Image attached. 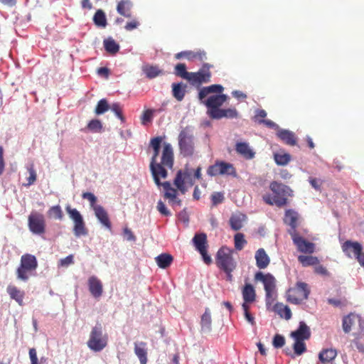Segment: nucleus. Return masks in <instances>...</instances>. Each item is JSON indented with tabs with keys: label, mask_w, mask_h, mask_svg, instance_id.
<instances>
[{
	"label": "nucleus",
	"mask_w": 364,
	"mask_h": 364,
	"mask_svg": "<svg viewBox=\"0 0 364 364\" xmlns=\"http://www.w3.org/2000/svg\"><path fill=\"white\" fill-rule=\"evenodd\" d=\"M232 94L237 99H245L247 97L245 93L239 90L233 91Z\"/></svg>",
	"instance_id": "338daca9"
},
{
	"label": "nucleus",
	"mask_w": 364,
	"mask_h": 364,
	"mask_svg": "<svg viewBox=\"0 0 364 364\" xmlns=\"http://www.w3.org/2000/svg\"><path fill=\"white\" fill-rule=\"evenodd\" d=\"M257 267L263 269L267 268L270 263V258L263 248L258 249L255 255Z\"/></svg>",
	"instance_id": "6ab92c4d"
},
{
	"label": "nucleus",
	"mask_w": 364,
	"mask_h": 364,
	"mask_svg": "<svg viewBox=\"0 0 364 364\" xmlns=\"http://www.w3.org/2000/svg\"><path fill=\"white\" fill-rule=\"evenodd\" d=\"M156 208H157L158 211L163 215H165V216L171 215L170 211L167 209V208L166 207V205L163 201L159 200L157 203Z\"/></svg>",
	"instance_id": "4d7b16f0"
},
{
	"label": "nucleus",
	"mask_w": 364,
	"mask_h": 364,
	"mask_svg": "<svg viewBox=\"0 0 364 364\" xmlns=\"http://www.w3.org/2000/svg\"><path fill=\"white\" fill-rule=\"evenodd\" d=\"M172 95L175 99L178 102L183 100L186 92V85L183 82L173 83L172 85Z\"/></svg>",
	"instance_id": "bb28decb"
},
{
	"label": "nucleus",
	"mask_w": 364,
	"mask_h": 364,
	"mask_svg": "<svg viewBox=\"0 0 364 364\" xmlns=\"http://www.w3.org/2000/svg\"><path fill=\"white\" fill-rule=\"evenodd\" d=\"M238 112L235 108L221 109L213 119H220L222 118H237Z\"/></svg>",
	"instance_id": "72a5a7b5"
},
{
	"label": "nucleus",
	"mask_w": 364,
	"mask_h": 364,
	"mask_svg": "<svg viewBox=\"0 0 364 364\" xmlns=\"http://www.w3.org/2000/svg\"><path fill=\"white\" fill-rule=\"evenodd\" d=\"M47 213L50 218H53L58 220H62L63 219L64 215L61 207L59 205L51 206L48 209Z\"/></svg>",
	"instance_id": "ea45409f"
},
{
	"label": "nucleus",
	"mask_w": 364,
	"mask_h": 364,
	"mask_svg": "<svg viewBox=\"0 0 364 364\" xmlns=\"http://www.w3.org/2000/svg\"><path fill=\"white\" fill-rule=\"evenodd\" d=\"M291 336L297 341L308 340L311 336L310 328L305 322L300 321L298 329L291 332Z\"/></svg>",
	"instance_id": "f3484780"
},
{
	"label": "nucleus",
	"mask_w": 364,
	"mask_h": 364,
	"mask_svg": "<svg viewBox=\"0 0 364 364\" xmlns=\"http://www.w3.org/2000/svg\"><path fill=\"white\" fill-rule=\"evenodd\" d=\"M191 178V174L187 171H178L173 181V184L177 187V189L184 194L187 191L185 186V181Z\"/></svg>",
	"instance_id": "a211bd4d"
},
{
	"label": "nucleus",
	"mask_w": 364,
	"mask_h": 364,
	"mask_svg": "<svg viewBox=\"0 0 364 364\" xmlns=\"http://www.w3.org/2000/svg\"><path fill=\"white\" fill-rule=\"evenodd\" d=\"M154 110L151 109H148L144 111L141 117V123L143 125H146L147 123L151 122L154 117Z\"/></svg>",
	"instance_id": "09e8293b"
},
{
	"label": "nucleus",
	"mask_w": 364,
	"mask_h": 364,
	"mask_svg": "<svg viewBox=\"0 0 364 364\" xmlns=\"http://www.w3.org/2000/svg\"><path fill=\"white\" fill-rule=\"evenodd\" d=\"M82 198L89 200L90 207L92 208V210L94 209V207L100 205L96 204L97 198L92 193L85 192L82 194Z\"/></svg>",
	"instance_id": "3c124183"
},
{
	"label": "nucleus",
	"mask_w": 364,
	"mask_h": 364,
	"mask_svg": "<svg viewBox=\"0 0 364 364\" xmlns=\"http://www.w3.org/2000/svg\"><path fill=\"white\" fill-rule=\"evenodd\" d=\"M132 3L129 0H121L117 6V12L128 18L132 17Z\"/></svg>",
	"instance_id": "5701e85b"
},
{
	"label": "nucleus",
	"mask_w": 364,
	"mask_h": 364,
	"mask_svg": "<svg viewBox=\"0 0 364 364\" xmlns=\"http://www.w3.org/2000/svg\"><path fill=\"white\" fill-rule=\"evenodd\" d=\"M6 291L11 299L15 300L19 306L23 305V299L25 296V292L23 291L20 290L14 285H9Z\"/></svg>",
	"instance_id": "412c9836"
},
{
	"label": "nucleus",
	"mask_w": 364,
	"mask_h": 364,
	"mask_svg": "<svg viewBox=\"0 0 364 364\" xmlns=\"http://www.w3.org/2000/svg\"><path fill=\"white\" fill-rule=\"evenodd\" d=\"M291 159V156L289 154H274V160L277 164L281 165V166H285L287 165Z\"/></svg>",
	"instance_id": "a18cd8bd"
},
{
	"label": "nucleus",
	"mask_w": 364,
	"mask_h": 364,
	"mask_svg": "<svg viewBox=\"0 0 364 364\" xmlns=\"http://www.w3.org/2000/svg\"><path fill=\"white\" fill-rule=\"evenodd\" d=\"M310 294L309 285L303 282H297L287 291V300L291 304H299L306 300Z\"/></svg>",
	"instance_id": "0eeeda50"
},
{
	"label": "nucleus",
	"mask_w": 364,
	"mask_h": 364,
	"mask_svg": "<svg viewBox=\"0 0 364 364\" xmlns=\"http://www.w3.org/2000/svg\"><path fill=\"white\" fill-rule=\"evenodd\" d=\"M193 242L198 252L204 251L208 247L206 234L203 232L196 234L193 238Z\"/></svg>",
	"instance_id": "a878e982"
},
{
	"label": "nucleus",
	"mask_w": 364,
	"mask_h": 364,
	"mask_svg": "<svg viewBox=\"0 0 364 364\" xmlns=\"http://www.w3.org/2000/svg\"><path fill=\"white\" fill-rule=\"evenodd\" d=\"M124 235L127 237L129 241H135L136 237L132 230L127 228L124 229Z\"/></svg>",
	"instance_id": "e2e57ef3"
},
{
	"label": "nucleus",
	"mask_w": 364,
	"mask_h": 364,
	"mask_svg": "<svg viewBox=\"0 0 364 364\" xmlns=\"http://www.w3.org/2000/svg\"><path fill=\"white\" fill-rule=\"evenodd\" d=\"M273 346L278 348H282L285 344V338L283 336L276 334L273 338Z\"/></svg>",
	"instance_id": "864d4df0"
},
{
	"label": "nucleus",
	"mask_w": 364,
	"mask_h": 364,
	"mask_svg": "<svg viewBox=\"0 0 364 364\" xmlns=\"http://www.w3.org/2000/svg\"><path fill=\"white\" fill-rule=\"evenodd\" d=\"M269 188L273 196L265 194L262 196L263 200L269 205H275L279 208L286 205L288 203V198L292 196V190L282 183L272 181Z\"/></svg>",
	"instance_id": "7ed1b4c3"
},
{
	"label": "nucleus",
	"mask_w": 364,
	"mask_h": 364,
	"mask_svg": "<svg viewBox=\"0 0 364 364\" xmlns=\"http://www.w3.org/2000/svg\"><path fill=\"white\" fill-rule=\"evenodd\" d=\"M38 267V261L36 257L31 254H25L21 257L20 266L16 269L17 279L26 282L29 277L36 272Z\"/></svg>",
	"instance_id": "39448f33"
},
{
	"label": "nucleus",
	"mask_w": 364,
	"mask_h": 364,
	"mask_svg": "<svg viewBox=\"0 0 364 364\" xmlns=\"http://www.w3.org/2000/svg\"><path fill=\"white\" fill-rule=\"evenodd\" d=\"M274 310L282 318H284L286 320H289L291 317V309L283 304H276Z\"/></svg>",
	"instance_id": "4c0bfd02"
},
{
	"label": "nucleus",
	"mask_w": 364,
	"mask_h": 364,
	"mask_svg": "<svg viewBox=\"0 0 364 364\" xmlns=\"http://www.w3.org/2000/svg\"><path fill=\"white\" fill-rule=\"evenodd\" d=\"M212 318L210 311L208 308H206L205 312L201 316L200 326L201 331L204 333L210 332L212 329Z\"/></svg>",
	"instance_id": "cd10ccee"
},
{
	"label": "nucleus",
	"mask_w": 364,
	"mask_h": 364,
	"mask_svg": "<svg viewBox=\"0 0 364 364\" xmlns=\"http://www.w3.org/2000/svg\"><path fill=\"white\" fill-rule=\"evenodd\" d=\"M235 248L237 250H242L245 245L247 244V240L245 239L243 233L238 232L234 236Z\"/></svg>",
	"instance_id": "37998d69"
},
{
	"label": "nucleus",
	"mask_w": 364,
	"mask_h": 364,
	"mask_svg": "<svg viewBox=\"0 0 364 364\" xmlns=\"http://www.w3.org/2000/svg\"><path fill=\"white\" fill-rule=\"evenodd\" d=\"M81 5L83 9H87L89 10L92 9V4L90 0H82Z\"/></svg>",
	"instance_id": "774afa93"
},
{
	"label": "nucleus",
	"mask_w": 364,
	"mask_h": 364,
	"mask_svg": "<svg viewBox=\"0 0 364 364\" xmlns=\"http://www.w3.org/2000/svg\"><path fill=\"white\" fill-rule=\"evenodd\" d=\"M255 279L263 283L265 290L267 304H271L275 299V278L270 273L263 274L262 272H257L255 274Z\"/></svg>",
	"instance_id": "1a4fd4ad"
},
{
	"label": "nucleus",
	"mask_w": 364,
	"mask_h": 364,
	"mask_svg": "<svg viewBox=\"0 0 364 364\" xmlns=\"http://www.w3.org/2000/svg\"><path fill=\"white\" fill-rule=\"evenodd\" d=\"M242 298L245 301L254 302L256 299V293L253 286L246 284L242 290Z\"/></svg>",
	"instance_id": "473e14b6"
},
{
	"label": "nucleus",
	"mask_w": 364,
	"mask_h": 364,
	"mask_svg": "<svg viewBox=\"0 0 364 364\" xmlns=\"http://www.w3.org/2000/svg\"><path fill=\"white\" fill-rule=\"evenodd\" d=\"M298 261L303 267L314 266L319 264L318 257L312 255H299Z\"/></svg>",
	"instance_id": "c9c22d12"
},
{
	"label": "nucleus",
	"mask_w": 364,
	"mask_h": 364,
	"mask_svg": "<svg viewBox=\"0 0 364 364\" xmlns=\"http://www.w3.org/2000/svg\"><path fill=\"white\" fill-rule=\"evenodd\" d=\"M223 90L220 85H212L202 87L198 92V99L207 107V114L211 119L228 99L226 95L222 94Z\"/></svg>",
	"instance_id": "f03ea898"
},
{
	"label": "nucleus",
	"mask_w": 364,
	"mask_h": 364,
	"mask_svg": "<svg viewBox=\"0 0 364 364\" xmlns=\"http://www.w3.org/2000/svg\"><path fill=\"white\" fill-rule=\"evenodd\" d=\"M355 316L353 314H350L343 318V329L345 333H349L351 331V327L354 324Z\"/></svg>",
	"instance_id": "79ce46f5"
},
{
	"label": "nucleus",
	"mask_w": 364,
	"mask_h": 364,
	"mask_svg": "<svg viewBox=\"0 0 364 364\" xmlns=\"http://www.w3.org/2000/svg\"><path fill=\"white\" fill-rule=\"evenodd\" d=\"M73 263H74V260H73V255H70L67 256L66 257L60 259L59 260V266L63 267H67Z\"/></svg>",
	"instance_id": "6e6d98bb"
},
{
	"label": "nucleus",
	"mask_w": 364,
	"mask_h": 364,
	"mask_svg": "<svg viewBox=\"0 0 364 364\" xmlns=\"http://www.w3.org/2000/svg\"><path fill=\"white\" fill-rule=\"evenodd\" d=\"M289 233L298 251L307 254H311L314 252L315 245L301 237L297 231L289 230Z\"/></svg>",
	"instance_id": "4468645a"
},
{
	"label": "nucleus",
	"mask_w": 364,
	"mask_h": 364,
	"mask_svg": "<svg viewBox=\"0 0 364 364\" xmlns=\"http://www.w3.org/2000/svg\"><path fill=\"white\" fill-rule=\"evenodd\" d=\"M155 259L160 268L166 269L171 264L173 257L170 254L163 253L158 255Z\"/></svg>",
	"instance_id": "7c9ffc66"
},
{
	"label": "nucleus",
	"mask_w": 364,
	"mask_h": 364,
	"mask_svg": "<svg viewBox=\"0 0 364 364\" xmlns=\"http://www.w3.org/2000/svg\"><path fill=\"white\" fill-rule=\"evenodd\" d=\"M176 59H181V58H186L189 60H198L203 62L207 60L206 53L203 50L198 51H182L175 55Z\"/></svg>",
	"instance_id": "2eb2a0df"
},
{
	"label": "nucleus",
	"mask_w": 364,
	"mask_h": 364,
	"mask_svg": "<svg viewBox=\"0 0 364 364\" xmlns=\"http://www.w3.org/2000/svg\"><path fill=\"white\" fill-rule=\"evenodd\" d=\"M29 357L31 359V364H39L36 350L34 348H30Z\"/></svg>",
	"instance_id": "052dcab7"
},
{
	"label": "nucleus",
	"mask_w": 364,
	"mask_h": 364,
	"mask_svg": "<svg viewBox=\"0 0 364 364\" xmlns=\"http://www.w3.org/2000/svg\"><path fill=\"white\" fill-rule=\"evenodd\" d=\"M293 348H294V353L298 355H301L306 350V344L304 343V342L303 341H297V340H295V343L293 346Z\"/></svg>",
	"instance_id": "8fccbe9b"
},
{
	"label": "nucleus",
	"mask_w": 364,
	"mask_h": 364,
	"mask_svg": "<svg viewBox=\"0 0 364 364\" xmlns=\"http://www.w3.org/2000/svg\"><path fill=\"white\" fill-rule=\"evenodd\" d=\"M142 71L149 79L156 77L157 76L163 74V70H161L158 65H152L149 64L142 67Z\"/></svg>",
	"instance_id": "c756f323"
},
{
	"label": "nucleus",
	"mask_w": 364,
	"mask_h": 364,
	"mask_svg": "<svg viewBox=\"0 0 364 364\" xmlns=\"http://www.w3.org/2000/svg\"><path fill=\"white\" fill-rule=\"evenodd\" d=\"M297 213L293 210H287L285 212L284 222L291 227L290 230L296 231L297 227Z\"/></svg>",
	"instance_id": "2f4dec72"
},
{
	"label": "nucleus",
	"mask_w": 364,
	"mask_h": 364,
	"mask_svg": "<svg viewBox=\"0 0 364 364\" xmlns=\"http://www.w3.org/2000/svg\"><path fill=\"white\" fill-rule=\"evenodd\" d=\"M213 68V65L209 63H203L202 67L197 72H191L188 82L191 85H200L203 83H208L211 79V72L210 69Z\"/></svg>",
	"instance_id": "ddd939ff"
},
{
	"label": "nucleus",
	"mask_w": 364,
	"mask_h": 364,
	"mask_svg": "<svg viewBox=\"0 0 364 364\" xmlns=\"http://www.w3.org/2000/svg\"><path fill=\"white\" fill-rule=\"evenodd\" d=\"M94 23L98 27L105 28L107 25V18L102 9H98L93 16Z\"/></svg>",
	"instance_id": "58836bf2"
},
{
	"label": "nucleus",
	"mask_w": 364,
	"mask_h": 364,
	"mask_svg": "<svg viewBox=\"0 0 364 364\" xmlns=\"http://www.w3.org/2000/svg\"><path fill=\"white\" fill-rule=\"evenodd\" d=\"M201 255L204 262L207 264H210L212 262L211 257L208 255L207 249L204 250L203 252H199Z\"/></svg>",
	"instance_id": "69168bd1"
},
{
	"label": "nucleus",
	"mask_w": 364,
	"mask_h": 364,
	"mask_svg": "<svg viewBox=\"0 0 364 364\" xmlns=\"http://www.w3.org/2000/svg\"><path fill=\"white\" fill-rule=\"evenodd\" d=\"M109 109V105L106 99H102L98 102L95 107V112L96 114H102Z\"/></svg>",
	"instance_id": "c03bdc74"
},
{
	"label": "nucleus",
	"mask_w": 364,
	"mask_h": 364,
	"mask_svg": "<svg viewBox=\"0 0 364 364\" xmlns=\"http://www.w3.org/2000/svg\"><path fill=\"white\" fill-rule=\"evenodd\" d=\"M4 148L0 146V176L3 173L4 170Z\"/></svg>",
	"instance_id": "0e129e2a"
},
{
	"label": "nucleus",
	"mask_w": 364,
	"mask_h": 364,
	"mask_svg": "<svg viewBox=\"0 0 364 364\" xmlns=\"http://www.w3.org/2000/svg\"><path fill=\"white\" fill-rule=\"evenodd\" d=\"M224 200V196L220 192H215L211 196V201L213 205H217Z\"/></svg>",
	"instance_id": "5fc2aeb1"
},
{
	"label": "nucleus",
	"mask_w": 364,
	"mask_h": 364,
	"mask_svg": "<svg viewBox=\"0 0 364 364\" xmlns=\"http://www.w3.org/2000/svg\"><path fill=\"white\" fill-rule=\"evenodd\" d=\"M103 44L106 51L111 55L116 54L119 50V44L111 37L105 39Z\"/></svg>",
	"instance_id": "f704fd0d"
},
{
	"label": "nucleus",
	"mask_w": 364,
	"mask_h": 364,
	"mask_svg": "<svg viewBox=\"0 0 364 364\" xmlns=\"http://www.w3.org/2000/svg\"><path fill=\"white\" fill-rule=\"evenodd\" d=\"M161 136L154 137L150 141V146L153 149V154L150 162V171L154 178L155 183L158 186H163L165 193L164 198L168 199L172 205H181V200L177 197V190L172 188L169 182L161 183L160 178H166L168 176L167 168H172L173 166V150L169 143L164 142L161 156V161H157V157L159 155L161 144L162 142Z\"/></svg>",
	"instance_id": "f257e3e1"
},
{
	"label": "nucleus",
	"mask_w": 364,
	"mask_h": 364,
	"mask_svg": "<svg viewBox=\"0 0 364 364\" xmlns=\"http://www.w3.org/2000/svg\"><path fill=\"white\" fill-rule=\"evenodd\" d=\"M139 26V22L136 19H132L131 21L127 22L124 26L127 31H132Z\"/></svg>",
	"instance_id": "680f3d73"
},
{
	"label": "nucleus",
	"mask_w": 364,
	"mask_h": 364,
	"mask_svg": "<svg viewBox=\"0 0 364 364\" xmlns=\"http://www.w3.org/2000/svg\"><path fill=\"white\" fill-rule=\"evenodd\" d=\"M243 214L232 215L230 219V225L232 230H239L242 228V223L245 219Z\"/></svg>",
	"instance_id": "e433bc0d"
},
{
	"label": "nucleus",
	"mask_w": 364,
	"mask_h": 364,
	"mask_svg": "<svg viewBox=\"0 0 364 364\" xmlns=\"http://www.w3.org/2000/svg\"><path fill=\"white\" fill-rule=\"evenodd\" d=\"M336 356L337 351L333 348L323 349L318 354V358L322 364H332Z\"/></svg>",
	"instance_id": "393cba45"
},
{
	"label": "nucleus",
	"mask_w": 364,
	"mask_h": 364,
	"mask_svg": "<svg viewBox=\"0 0 364 364\" xmlns=\"http://www.w3.org/2000/svg\"><path fill=\"white\" fill-rule=\"evenodd\" d=\"M108 343V335L103 333L100 323L95 325L91 330L87 342L88 348L94 352H100Z\"/></svg>",
	"instance_id": "20e7f679"
},
{
	"label": "nucleus",
	"mask_w": 364,
	"mask_h": 364,
	"mask_svg": "<svg viewBox=\"0 0 364 364\" xmlns=\"http://www.w3.org/2000/svg\"><path fill=\"white\" fill-rule=\"evenodd\" d=\"M28 227L33 234L38 235L45 234L46 221L44 215L38 211H32L28 217Z\"/></svg>",
	"instance_id": "f8f14e48"
},
{
	"label": "nucleus",
	"mask_w": 364,
	"mask_h": 364,
	"mask_svg": "<svg viewBox=\"0 0 364 364\" xmlns=\"http://www.w3.org/2000/svg\"><path fill=\"white\" fill-rule=\"evenodd\" d=\"M27 170L29 173V177L27 178V183L25 184V186H29L36 182L37 178V174L36 170L34 169V166L33 164L28 166Z\"/></svg>",
	"instance_id": "de8ad7c7"
},
{
	"label": "nucleus",
	"mask_w": 364,
	"mask_h": 364,
	"mask_svg": "<svg viewBox=\"0 0 364 364\" xmlns=\"http://www.w3.org/2000/svg\"><path fill=\"white\" fill-rule=\"evenodd\" d=\"M109 109L116 114V116L120 119L122 122L124 120V117L122 114V109L119 103H113L109 106Z\"/></svg>",
	"instance_id": "603ef678"
},
{
	"label": "nucleus",
	"mask_w": 364,
	"mask_h": 364,
	"mask_svg": "<svg viewBox=\"0 0 364 364\" xmlns=\"http://www.w3.org/2000/svg\"><path fill=\"white\" fill-rule=\"evenodd\" d=\"M309 181L311 184V186L316 190L317 191H320L321 190V186L323 183V181L320 179H318V178H313V177H310L309 179Z\"/></svg>",
	"instance_id": "13d9d810"
},
{
	"label": "nucleus",
	"mask_w": 364,
	"mask_h": 364,
	"mask_svg": "<svg viewBox=\"0 0 364 364\" xmlns=\"http://www.w3.org/2000/svg\"><path fill=\"white\" fill-rule=\"evenodd\" d=\"M87 129L92 132H100L102 129V122L99 119H92L87 124Z\"/></svg>",
	"instance_id": "49530a36"
},
{
	"label": "nucleus",
	"mask_w": 364,
	"mask_h": 364,
	"mask_svg": "<svg viewBox=\"0 0 364 364\" xmlns=\"http://www.w3.org/2000/svg\"><path fill=\"white\" fill-rule=\"evenodd\" d=\"M65 210L70 218L73 221V233L76 237L85 236L87 235V229L85 221L80 213L76 209L71 208L68 205Z\"/></svg>",
	"instance_id": "9b49d317"
},
{
	"label": "nucleus",
	"mask_w": 364,
	"mask_h": 364,
	"mask_svg": "<svg viewBox=\"0 0 364 364\" xmlns=\"http://www.w3.org/2000/svg\"><path fill=\"white\" fill-rule=\"evenodd\" d=\"M235 150L237 154L246 159H252L255 156V152L246 142H237L235 145Z\"/></svg>",
	"instance_id": "b1692460"
},
{
	"label": "nucleus",
	"mask_w": 364,
	"mask_h": 364,
	"mask_svg": "<svg viewBox=\"0 0 364 364\" xmlns=\"http://www.w3.org/2000/svg\"><path fill=\"white\" fill-rule=\"evenodd\" d=\"M88 287L90 294L95 298H99L103 292L102 282L96 277L92 276L88 279Z\"/></svg>",
	"instance_id": "dca6fc26"
},
{
	"label": "nucleus",
	"mask_w": 364,
	"mask_h": 364,
	"mask_svg": "<svg viewBox=\"0 0 364 364\" xmlns=\"http://www.w3.org/2000/svg\"><path fill=\"white\" fill-rule=\"evenodd\" d=\"M215 262L217 266L223 271H234L237 267V262L233 258V250L226 246H223L219 249Z\"/></svg>",
	"instance_id": "6e6552de"
},
{
	"label": "nucleus",
	"mask_w": 364,
	"mask_h": 364,
	"mask_svg": "<svg viewBox=\"0 0 364 364\" xmlns=\"http://www.w3.org/2000/svg\"><path fill=\"white\" fill-rule=\"evenodd\" d=\"M277 137L284 144L289 146H295L296 144V137L294 132L287 130L280 129L277 132Z\"/></svg>",
	"instance_id": "aec40b11"
},
{
	"label": "nucleus",
	"mask_w": 364,
	"mask_h": 364,
	"mask_svg": "<svg viewBox=\"0 0 364 364\" xmlns=\"http://www.w3.org/2000/svg\"><path fill=\"white\" fill-rule=\"evenodd\" d=\"M93 210L95 211L96 218L100 220V222L107 228L110 230L112 228V224L109 221L108 214L105 208L102 205H99L94 207Z\"/></svg>",
	"instance_id": "4be33fe9"
},
{
	"label": "nucleus",
	"mask_w": 364,
	"mask_h": 364,
	"mask_svg": "<svg viewBox=\"0 0 364 364\" xmlns=\"http://www.w3.org/2000/svg\"><path fill=\"white\" fill-rule=\"evenodd\" d=\"M314 272L317 274L323 276H329V272L327 269L323 265L316 264L314 267Z\"/></svg>",
	"instance_id": "bf43d9fd"
},
{
	"label": "nucleus",
	"mask_w": 364,
	"mask_h": 364,
	"mask_svg": "<svg viewBox=\"0 0 364 364\" xmlns=\"http://www.w3.org/2000/svg\"><path fill=\"white\" fill-rule=\"evenodd\" d=\"M174 74L183 79L188 80L191 72L186 70V65L184 63H178L175 66Z\"/></svg>",
	"instance_id": "a19ab883"
},
{
	"label": "nucleus",
	"mask_w": 364,
	"mask_h": 364,
	"mask_svg": "<svg viewBox=\"0 0 364 364\" xmlns=\"http://www.w3.org/2000/svg\"><path fill=\"white\" fill-rule=\"evenodd\" d=\"M178 146L181 154L183 156H191L195 150L194 135L193 127L186 126L178 134Z\"/></svg>",
	"instance_id": "423d86ee"
},
{
	"label": "nucleus",
	"mask_w": 364,
	"mask_h": 364,
	"mask_svg": "<svg viewBox=\"0 0 364 364\" xmlns=\"http://www.w3.org/2000/svg\"><path fill=\"white\" fill-rule=\"evenodd\" d=\"M207 174L212 177L226 176L235 178L237 176V170L232 164L220 160H216L208 168Z\"/></svg>",
	"instance_id": "9d476101"
},
{
	"label": "nucleus",
	"mask_w": 364,
	"mask_h": 364,
	"mask_svg": "<svg viewBox=\"0 0 364 364\" xmlns=\"http://www.w3.org/2000/svg\"><path fill=\"white\" fill-rule=\"evenodd\" d=\"M145 346L146 343L144 342L134 343V353L139 358L140 364H146L147 363V352Z\"/></svg>",
	"instance_id": "c85d7f7f"
}]
</instances>
